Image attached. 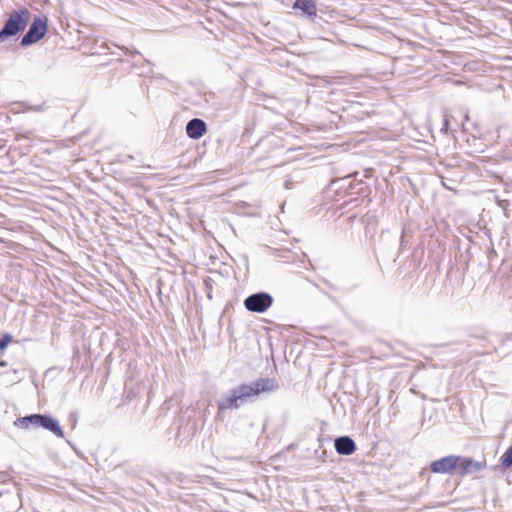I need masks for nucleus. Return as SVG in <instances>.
Here are the masks:
<instances>
[{"mask_svg": "<svg viewBox=\"0 0 512 512\" xmlns=\"http://www.w3.org/2000/svg\"><path fill=\"white\" fill-rule=\"evenodd\" d=\"M278 387L276 381L270 378H259L250 384H242L231 390L230 396L218 403L219 412L228 409H237L250 398L257 397L261 393L271 392Z\"/></svg>", "mask_w": 512, "mask_h": 512, "instance_id": "nucleus-1", "label": "nucleus"}, {"mask_svg": "<svg viewBox=\"0 0 512 512\" xmlns=\"http://www.w3.org/2000/svg\"><path fill=\"white\" fill-rule=\"evenodd\" d=\"M486 460L476 461L470 457L450 454L430 463V470L436 474L471 475L486 468Z\"/></svg>", "mask_w": 512, "mask_h": 512, "instance_id": "nucleus-2", "label": "nucleus"}, {"mask_svg": "<svg viewBox=\"0 0 512 512\" xmlns=\"http://www.w3.org/2000/svg\"><path fill=\"white\" fill-rule=\"evenodd\" d=\"M13 425L19 429L28 430L31 427H42L58 437H63L64 433L58 422L50 416L41 414H32L16 419Z\"/></svg>", "mask_w": 512, "mask_h": 512, "instance_id": "nucleus-3", "label": "nucleus"}, {"mask_svg": "<svg viewBox=\"0 0 512 512\" xmlns=\"http://www.w3.org/2000/svg\"><path fill=\"white\" fill-rule=\"evenodd\" d=\"M30 21V12L28 10L14 11L10 14L4 27L0 31V42L7 37L15 36L24 30Z\"/></svg>", "mask_w": 512, "mask_h": 512, "instance_id": "nucleus-4", "label": "nucleus"}, {"mask_svg": "<svg viewBox=\"0 0 512 512\" xmlns=\"http://www.w3.org/2000/svg\"><path fill=\"white\" fill-rule=\"evenodd\" d=\"M48 29L47 18L38 17L33 20L28 32L22 37L21 45L28 46L42 39Z\"/></svg>", "mask_w": 512, "mask_h": 512, "instance_id": "nucleus-5", "label": "nucleus"}, {"mask_svg": "<svg viewBox=\"0 0 512 512\" xmlns=\"http://www.w3.org/2000/svg\"><path fill=\"white\" fill-rule=\"evenodd\" d=\"M273 298L267 293H256L244 301L245 308L251 312L263 313L271 307Z\"/></svg>", "mask_w": 512, "mask_h": 512, "instance_id": "nucleus-6", "label": "nucleus"}, {"mask_svg": "<svg viewBox=\"0 0 512 512\" xmlns=\"http://www.w3.org/2000/svg\"><path fill=\"white\" fill-rule=\"evenodd\" d=\"M207 132L206 123L198 118L190 120L186 125V133L191 139H199Z\"/></svg>", "mask_w": 512, "mask_h": 512, "instance_id": "nucleus-7", "label": "nucleus"}, {"mask_svg": "<svg viewBox=\"0 0 512 512\" xmlns=\"http://www.w3.org/2000/svg\"><path fill=\"white\" fill-rule=\"evenodd\" d=\"M335 450L341 455H351L356 450L355 442L348 436H342L335 440Z\"/></svg>", "mask_w": 512, "mask_h": 512, "instance_id": "nucleus-8", "label": "nucleus"}, {"mask_svg": "<svg viewBox=\"0 0 512 512\" xmlns=\"http://www.w3.org/2000/svg\"><path fill=\"white\" fill-rule=\"evenodd\" d=\"M293 9L295 14L308 15L310 17L315 16L317 11L315 2H294Z\"/></svg>", "mask_w": 512, "mask_h": 512, "instance_id": "nucleus-9", "label": "nucleus"}, {"mask_svg": "<svg viewBox=\"0 0 512 512\" xmlns=\"http://www.w3.org/2000/svg\"><path fill=\"white\" fill-rule=\"evenodd\" d=\"M12 342V336L5 334L0 338V350L3 351Z\"/></svg>", "mask_w": 512, "mask_h": 512, "instance_id": "nucleus-10", "label": "nucleus"}]
</instances>
